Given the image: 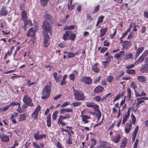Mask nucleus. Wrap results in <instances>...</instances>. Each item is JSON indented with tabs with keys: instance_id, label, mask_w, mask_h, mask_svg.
Listing matches in <instances>:
<instances>
[{
	"instance_id": "obj_1",
	"label": "nucleus",
	"mask_w": 148,
	"mask_h": 148,
	"mask_svg": "<svg viewBox=\"0 0 148 148\" xmlns=\"http://www.w3.org/2000/svg\"><path fill=\"white\" fill-rule=\"evenodd\" d=\"M51 86V82H49L44 88L41 97L42 99H45L49 97Z\"/></svg>"
},
{
	"instance_id": "obj_2",
	"label": "nucleus",
	"mask_w": 148,
	"mask_h": 148,
	"mask_svg": "<svg viewBox=\"0 0 148 148\" xmlns=\"http://www.w3.org/2000/svg\"><path fill=\"white\" fill-rule=\"evenodd\" d=\"M74 95L75 99L77 101H83L85 98L83 92L80 90H76L74 89Z\"/></svg>"
},
{
	"instance_id": "obj_3",
	"label": "nucleus",
	"mask_w": 148,
	"mask_h": 148,
	"mask_svg": "<svg viewBox=\"0 0 148 148\" xmlns=\"http://www.w3.org/2000/svg\"><path fill=\"white\" fill-rule=\"evenodd\" d=\"M50 23L47 22L46 21H44L43 23L42 27L44 29L43 31H47L50 33V35H51L52 31Z\"/></svg>"
},
{
	"instance_id": "obj_4",
	"label": "nucleus",
	"mask_w": 148,
	"mask_h": 148,
	"mask_svg": "<svg viewBox=\"0 0 148 148\" xmlns=\"http://www.w3.org/2000/svg\"><path fill=\"white\" fill-rule=\"evenodd\" d=\"M23 101L26 105H27L28 106L31 107L33 106V104L32 102V99L29 97L28 95H25L23 99Z\"/></svg>"
},
{
	"instance_id": "obj_5",
	"label": "nucleus",
	"mask_w": 148,
	"mask_h": 148,
	"mask_svg": "<svg viewBox=\"0 0 148 148\" xmlns=\"http://www.w3.org/2000/svg\"><path fill=\"white\" fill-rule=\"evenodd\" d=\"M41 108L39 105H38L37 108L35 109L34 112L32 114V117L33 119H37L38 112L40 110Z\"/></svg>"
},
{
	"instance_id": "obj_6",
	"label": "nucleus",
	"mask_w": 148,
	"mask_h": 148,
	"mask_svg": "<svg viewBox=\"0 0 148 148\" xmlns=\"http://www.w3.org/2000/svg\"><path fill=\"white\" fill-rule=\"evenodd\" d=\"M40 132L38 131L34 135V138L36 140H39L42 139L43 138L46 137V135L45 134L39 135Z\"/></svg>"
},
{
	"instance_id": "obj_7",
	"label": "nucleus",
	"mask_w": 148,
	"mask_h": 148,
	"mask_svg": "<svg viewBox=\"0 0 148 148\" xmlns=\"http://www.w3.org/2000/svg\"><path fill=\"white\" fill-rule=\"evenodd\" d=\"M36 29V27H31L29 29L27 34V36L34 37L35 34Z\"/></svg>"
},
{
	"instance_id": "obj_8",
	"label": "nucleus",
	"mask_w": 148,
	"mask_h": 148,
	"mask_svg": "<svg viewBox=\"0 0 148 148\" xmlns=\"http://www.w3.org/2000/svg\"><path fill=\"white\" fill-rule=\"evenodd\" d=\"M130 108H129L127 112L124 115L122 122V124L124 125L126 121H127L130 116Z\"/></svg>"
},
{
	"instance_id": "obj_9",
	"label": "nucleus",
	"mask_w": 148,
	"mask_h": 148,
	"mask_svg": "<svg viewBox=\"0 0 148 148\" xmlns=\"http://www.w3.org/2000/svg\"><path fill=\"white\" fill-rule=\"evenodd\" d=\"M145 100H148V98L147 97H145L137 98L136 106H138L140 104L144 102Z\"/></svg>"
},
{
	"instance_id": "obj_10",
	"label": "nucleus",
	"mask_w": 148,
	"mask_h": 148,
	"mask_svg": "<svg viewBox=\"0 0 148 148\" xmlns=\"http://www.w3.org/2000/svg\"><path fill=\"white\" fill-rule=\"evenodd\" d=\"M82 81L83 82L88 84H90L92 83L91 79L89 77H83Z\"/></svg>"
},
{
	"instance_id": "obj_11",
	"label": "nucleus",
	"mask_w": 148,
	"mask_h": 148,
	"mask_svg": "<svg viewBox=\"0 0 148 148\" xmlns=\"http://www.w3.org/2000/svg\"><path fill=\"white\" fill-rule=\"evenodd\" d=\"M142 73H146L148 72V64H146L142 66L140 70Z\"/></svg>"
},
{
	"instance_id": "obj_12",
	"label": "nucleus",
	"mask_w": 148,
	"mask_h": 148,
	"mask_svg": "<svg viewBox=\"0 0 148 148\" xmlns=\"http://www.w3.org/2000/svg\"><path fill=\"white\" fill-rule=\"evenodd\" d=\"M0 138L1 140L4 142H8L9 141L8 136L4 134L1 135L0 136Z\"/></svg>"
},
{
	"instance_id": "obj_13",
	"label": "nucleus",
	"mask_w": 148,
	"mask_h": 148,
	"mask_svg": "<svg viewBox=\"0 0 148 148\" xmlns=\"http://www.w3.org/2000/svg\"><path fill=\"white\" fill-rule=\"evenodd\" d=\"M45 20L47 22L51 23L53 21V19L51 16L50 15L46 14H45V16L44 17Z\"/></svg>"
},
{
	"instance_id": "obj_14",
	"label": "nucleus",
	"mask_w": 148,
	"mask_h": 148,
	"mask_svg": "<svg viewBox=\"0 0 148 148\" xmlns=\"http://www.w3.org/2000/svg\"><path fill=\"white\" fill-rule=\"evenodd\" d=\"M27 13L25 11H23L21 13V20L23 21L24 23L26 22V20H27Z\"/></svg>"
},
{
	"instance_id": "obj_15",
	"label": "nucleus",
	"mask_w": 148,
	"mask_h": 148,
	"mask_svg": "<svg viewBox=\"0 0 148 148\" xmlns=\"http://www.w3.org/2000/svg\"><path fill=\"white\" fill-rule=\"evenodd\" d=\"M81 117L82 118V121L84 123H88L89 121L87 119H90V117L89 116L85 115H82Z\"/></svg>"
},
{
	"instance_id": "obj_16",
	"label": "nucleus",
	"mask_w": 148,
	"mask_h": 148,
	"mask_svg": "<svg viewBox=\"0 0 148 148\" xmlns=\"http://www.w3.org/2000/svg\"><path fill=\"white\" fill-rule=\"evenodd\" d=\"M8 14V12L5 7H3L0 11V15L1 16H5Z\"/></svg>"
},
{
	"instance_id": "obj_17",
	"label": "nucleus",
	"mask_w": 148,
	"mask_h": 148,
	"mask_svg": "<svg viewBox=\"0 0 148 148\" xmlns=\"http://www.w3.org/2000/svg\"><path fill=\"white\" fill-rule=\"evenodd\" d=\"M65 34H64L63 36V39L64 40H67L69 39L68 37H69L71 33V31L68 30L65 32Z\"/></svg>"
},
{
	"instance_id": "obj_18",
	"label": "nucleus",
	"mask_w": 148,
	"mask_h": 148,
	"mask_svg": "<svg viewBox=\"0 0 148 148\" xmlns=\"http://www.w3.org/2000/svg\"><path fill=\"white\" fill-rule=\"evenodd\" d=\"M103 90V88L100 86H99L96 87L94 89L95 93H99L100 92Z\"/></svg>"
},
{
	"instance_id": "obj_19",
	"label": "nucleus",
	"mask_w": 148,
	"mask_h": 148,
	"mask_svg": "<svg viewBox=\"0 0 148 148\" xmlns=\"http://www.w3.org/2000/svg\"><path fill=\"white\" fill-rule=\"evenodd\" d=\"M138 81L140 82L145 83L146 82V79L145 77L142 76H138L137 78Z\"/></svg>"
},
{
	"instance_id": "obj_20",
	"label": "nucleus",
	"mask_w": 148,
	"mask_h": 148,
	"mask_svg": "<svg viewBox=\"0 0 148 148\" xmlns=\"http://www.w3.org/2000/svg\"><path fill=\"white\" fill-rule=\"evenodd\" d=\"M47 125L48 127L51 126V114H49L47 116Z\"/></svg>"
},
{
	"instance_id": "obj_21",
	"label": "nucleus",
	"mask_w": 148,
	"mask_h": 148,
	"mask_svg": "<svg viewBox=\"0 0 148 148\" xmlns=\"http://www.w3.org/2000/svg\"><path fill=\"white\" fill-rule=\"evenodd\" d=\"M132 123H131L128 124L127 126L125 128V131L126 133L128 134L132 128Z\"/></svg>"
},
{
	"instance_id": "obj_22",
	"label": "nucleus",
	"mask_w": 148,
	"mask_h": 148,
	"mask_svg": "<svg viewBox=\"0 0 148 148\" xmlns=\"http://www.w3.org/2000/svg\"><path fill=\"white\" fill-rule=\"evenodd\" d=\"M73 111V110L71 108H65L62 109L60 110V114H64L65 112H71Z\"/></svg>"
},
{
	"instance_id": "obj_23",
	"label": "nucleus",
	"mask_w": 148,
	"mask_h": 148,
	"mask_svg": "<svg viewBox=\"0 0 148 148\" xmlns=\"http://www.w3.org/2000/svg\"><path fill=\"white\" fill-rule=\"evenodd\" d=\"M97 63H96L92 66V70L96 73H98L99 71V68L97 66Z\"/></svg>"
},
{
	"instance_id": "obj_24",
	"label": "nucleus",
	"mask_w": 148,
	"mask_h": 148,
	"mask_svg": "<svg viewBox=\"0 0 148 148\" xmlns=\"http://www.w3.org/2000/svg\"><path fill=\"white\" fill-rule=\"evenodd\" d=\"M145 58L141 56L135 62V64L137 65L143 62Z\"/></svg>"
},
{
	"instance_id": "obj_25",
	"label": "nucleus",
	"mask_w": 148,
	"mask_h": 148,
	"mask_svg": "<svg viewBox=\"0 0 148 148\" xmlns=\"http://www.w3.org/2000/svg\"><path fill=\"white\" fill-rule=\"evenodd\" d=\"M144 49V47H142L138 48L136 51V57H137L138 56L139 54L142 52Z\"/></svg>"
},
{
	"instance_id": "obj_26",
	"label": "nucleus",
	"mask_w": 148,
	"mask_h": 148,
	"mask_svg": "<svg viewBox=\"0 0 148 148\" xmlns=\"http://www.w3.org/2000/svg\"><path fill=\"white\" fill-rule=\"evenodd\" d=\"M121 138L120 135H118L115 138H113L112 139V140L115 143H117L119 142Z\"/></svg>"
},
{
	"instance_id": "obj_27",
	"label": "nucleus",
	"mask_w": 148,
	"mask_h": 148,
	"mask_svg": "<svg viewBox=\"0 0 148 148\" xmlns=\"http://www.w3.org/2000/svg\"><path fill=\"white\" fill-rule=\"evenodd\" d=\"M107 30V28L104 29H101L100 30V32L101 33L100 34V36L102 37L104 36L106 33Z\"/></svg>"
},
{
	"instance_id": "obj_28",
	"label": "nucleus",
	"mask_w": 148,
	"mask_h": 148,
	"mask_svg": "<svg viewBox=\"0 0 148 148\" xmlns=\"http://www.w3.org/2000/svg\"><path fill=\"white\" fill-rule=\"evenodd\" d=\"M107 143L105 141L102 140L100 141L99 142V145L102 148H106V145L107 144Z\"/></svg>"
},
{
	"instance_id": "obj_29",
	"label": "nucleus",
	"mask_w": 148,
	"mask_h": 148,
	"mask_svg": "<svg viewBox=\"0 0 148 148\" xmlns=\"http://www.w3.org/2000/svg\"><path fill=\"white\" fill-rule=\"evenodd\" d=\"M130 44V42L129 41H125L123 42V46L124 48H127L128 46H129Z\"/></svg>"
},
{
	"instance_id": "obj_30",
	"label": "nucleus",
	"mask_w": 148,
	"mask_h": 148,
	"mask_svg": "<svg viewBox=\"0 0 148 148\" xmlns=\"http://www.w3.org/2000/svg\"><path fill=\"white\" fill-rule=\"evenodd\" d=\"M66 55H67V58H70L74 57L75 56V54L72 52H68Z\"/></svg>"
},
{
	"instance_id": "obj_31",
	"label": "nucleus",
	"mask_w": 148,
	"mask_h": 148,
	"mask_svg": "<svg viewBox=\"0 0 148 148\" xmlns=\"http://www.w3.org/2000/svg\"><path fill=\"white\" fill-rule=\"evenodd\" d=\"M49 39L44 38L43 44L45 47H47L49 45Z\"/></svg>"
},
{
	"instance_id": "obj_32",
	"label": "nucleus",
	"mask_w": 148,
	"mask_h": 148,
	"mask_svg": "<svg viewBox=\"0 0 148 148\" xmlns=\"http://www.w3.org/2000/svg\"><path fill=\"white\" fill-rule=\"evenodd\" d=\"M49 0H40L41 4L43 6L47 5Z\"/></svg>"
},
{
	"instance_id": "obj_33",
	"label": "nucleus",
	"mask_w": 148,
	"mask_h": 148,
	"mask_svg": "<svg viewBox=\"0 0 148 148\" xmlns=\"http://www.w3.org/2000/svg\"><path fill=\"white\" fill-rule=\"evenodd\" d=\"M81 104V102H80L75 101V102L72 103L71 105L73 107H76L78 106Z\"/></svg>"
},
{
	"instance_id": "obj_34",
	"label": "nucleus",
	"mask_w": 148,
	"mask_h": 148,
	"mask_svg": "<svg viewBox=\"0 0 148 148\" xmlns=\"http://www.w3.org/2000/svg\"><path fill=\"white\" fill-rule=\"evenodd\" d=\"M49 33L47 31H43V36L44 38L49 39V36L47 34Z\"/></svg>"
},
{
	"instance_id": "obj_35",
	"label": "nucleus",
	"mask_w": 148,
	"mask_h": 148,
	"mask_svg": "<svg viewBox=\"0 0 148 148\" xmlns=\"http://www.w3.org/2000/svg\"><path fill=\"white\" fill-rule=\"evenodd\" d=\"M127 144V142L126 140H123L121 143L120 147L121 148H124L126 146Z\"/></svg>"
},
{
	"instance_id": "obj_36",
	"label": "nucleus",
	"mask_w": 148,
	"mask_h": 148,
	"mask_svg": "<svg viewBox=\"0 0 148 148\" xmlns=\"http://www.w3.org/2000/svg\"><path fill=\"white\" fill-rule=\"evenodd\" d=\"M72 2V0H71V1L70 3V4L71 5H68V10H72L75 7V5H71Z\"/></svg>"
},
{
	"instance_id": "obj_37",
	"label": "nucleus",
	"mask_w": 148,
	"mask_h": 148,
	"mask_svg": "<svg viewBox=\"0 0 148 148\" xmlns=\"http://www.w3.org/2000/svg\"><path fill=\"white\" fill-rule=\"evenodd\" d=\"M67 75H65L63 78V79L60 84L61 85H63L64 84L66 83L65 79L67 77Z\"/></svg>"
},
{
	"instance_id": "obj_38",
	"label": "nucleus",
	"mask_w": 148,
	"mask_h": 148,
	"mask_svg": "<svg viewBox=\"0 0 148 148\" xmlns=\"http://www.w3.org/2000/svg\"><path fill=\"white\" fill-rule=\"evenodd\" d=\"M127 73L130 74H133L135 73V71L134 70L127 69L126 70Z\"/></svg>"
},
{
	"instance_id": "obj_39",
	"label": "nucleus",
	"mask_w": 148,
	"mask_h": 148,
	"mask_svg": "<svg viewBox=\"0 0 148 148\" xmlns=\"http://www.w3.org/2000/svg\"><path fill=\"white\" fill-rule=\"evenodd\" d=\"M26 115L24 114H20L19 117L20 120L23 121L24 120L25 118Z\"/></svg>"
},
{
	"instance_id": "obj_40",
	"label": "nucleus",
	"mask_w": 148,
	"mask_h": 148,
	"mask_svg": "<svg viewBox=\"0 0 148 148\" xmlns=\"http://www.w3.org/2000/svg\"><path fill=\"white\" fill-rule=\"evenodd\" d=\"M75 36L76 35L75 34H72L70 35L69 39L72 40H73L75 39Z\"/></svg>"
},
{
	"instance_id": "obj_41",
	"label": "nucleus",
	"mask_w": 148,
	"mask_h": 148,
	"mask_svg": "<svg viewBox=\"0 0 148 148\" xmlns=\"http://www.w3.org/2000/svg\"><path fill=\"white\" fill-rule=\"evenodd\" d=\"M104 17L103 16H101L98 18L97 21L101 23L103 21V19Z\"/></svg>"
},
{
	"instance_id": "obj_42",
	"label": "nucleus",
	"mask_w": 148,
	"mask_h": 148,
	"mask_svg": "<svg viewBox=\"0 0 148 148\" xmlns=\"http://www.w3.org/2000/svg\"><path fill=\"white\" fill-rule=\"evenodd\" d=\"M58 112L57 111H55L52 114V119L53 120H55L57 117V114Z\"/></svg>"
},
{
	"instance_id": "obj_43",
	"label": "nucleus",
	"mask_w": 148,
	"mask_h": 148,
	"mask_svg": "<svg viewBox=\"0 0 148 148\" xmlns=\"http://www.w3.org/2000/svg\"><path fill=\"white\" fill-rule=\"evenodd\" d=\"M127 92L128 98V99L130 100L131 97V89L129 88H128L127 89Z\"/></svg>"
},
{
	"instance_id": "obj_44",
	"label": "nucleus",
	"mask_w": 148,
	"mask_h": 148,
	"mask_svg": "<svg viewBox=\"0 0 148 148\" xmlns=\"http://www.w3.org/2000/svg\"><path fill=\"white\" fill-rule=\"evenodd\" d=\"M107 80L108 82H111L113 79V77L111 76H109L107 78Z\"/></svg>"
},
{
	"instance_id": "obj_45",
	"label": "nucleus",
	"mask_w": 148,
	"mask_h": 148,
	"mask_svg": "<svg viewBox=\"0 0 148 148\" xmlns=\"http://www.w3.org/2000/svg\"><path fill=\"white\" fill-rule=\"evenodd\" d=\"M60 116L63 120H64L67 118H69L70 117V115L69 114H68L65 116Z\"/></svg>"
},
{
	"instance_id": "obj_46",
	"label": "nucleus",
	"mask_w": 148,
	"mask_h": 148,
	"mask_svg": "<svg viewBox=\"0 0 148 148\" xmlns=\"http://www.w3.org/2000/svg\"><path fill=\"white\" fill-rule=\"evenodd\" d=\"M17 105H19V108H20V104L17 102H13L11 104H10L9 105L10 107L11 106H16Z\"/></svg>"
},
{
	"instance_id": "obj_47",
	"label": "nucleus",
	"mask_w": 148,
	"mask_h": 148,
	"mask_svg": "<svg viewBox=\"0 0 148 148\" xmlns=\"http://www.w3.org/2000/svg\"><path fill=\"white\" fill-rule=\"evenodd\" d=\"M75 78V75L73 74H72L69 75V79L73 81L74 80Z\"/></svg>"
},
{
	"instance_id": "obj_48",
	"label": "nucleus",
	"mask_w": 148,
	"mask_h": 148,
	"mask_svg": "<svg viewBox=\"0 0 148 148\" xmlns=\"http://www.w3.org/2000/svg\"><path fill=\"white\" fill-rule=\"evenodd\" d=\"M132 53H128V54H127L126 55V58L127 59H129L132 58Z\"/></svg>"
},
{
	"instance_id": "obj_49",
	"label": "nucleus",
	"mask_w": 148,
	"mask_h": 148,
	"mask_svg": "<svg viewBox=\"0 0 148 148\" xmlns=\"http://www.w3.org/2000/svg\"><path fill=\"white\" fill-rule=\"evenodd\" d=\"M130 86L131 88H133V89H135L136 87L135 83L134 82H132Z\"/></svg>"
},
{
	"instance_id": "obj_50",
	"label": "nucleus",
	"mask_w": 148,
	"mask_h": 148,
	"mask_svg": "<svg viewBox=\"0 0 148 148\" xmlns=\"http://www.w3.org/2000/svg\"><path fill=\"white\" fill-rule=\"evenodd\" d=\"M148 54V50H147L145 51L143 53V54L142 55V56H143L144 58H145L146 57Z\"/></svg>"
},
{
	"instance_id": "obj_51",
	"label": "nucleus",
	"mask_w": 148,
	"mask_h": 148,
	"mask_svg": "<svg viewBox=\"0 0 148 148\" xmlns=\"http://www.w3.org/2000/svg\"><path fill=\"white\" fill-rule=\"evenodd\" d=\"M148 54V50H147L145 51L143 53V54L142 55V56H143L144 58H145L146 57Z\"/></svg>"
},
{
	"instance_id": "obj_52",
	"label": "nucleus",
	"mask_w": 148,
	"mask_h": 148,
	"mask_svg": "<svg viewBox=\"0 0 148 148\" xmlns=\"http://www.w3.org/2000/svg\"><path fill=\"white\" fill-rule=\"evenodd\" d=\"M32 145L35 148H40V147L35 142H33Z\"/></svg>"
},
{
	"instance_id": "obj_53",
	"label": "nucleus",
	"mask_w": 148,
	"mask_h": 148,
	"mask_svg": "<svg viewBox=\"0 0 148 148\" xmlns=\"http://www.w3.org/2000/svg\"><path fill=\"white\" fill-rule=\"evenodd\" d=\"M67 144L69 145H71L72 143V142L71 140V138L70 136H69L68 139L66 141Z\"/></svg>"
},
{
	"instance_id": "obj_54",
	"label": "nucleus",
	"mask_w": 148,
	"mask_h": 148,
	"mask_svg": "<svg viewBox=\"0 0 148 148\" xmlns=\"http://www.w3.org/2000/svg\"><path fill=\"white\" fill-rule=\"evenodd\" d=\"M109 62V61H105L103 62V64L104 65L105 67H106L107 66Z\"/></svg>"
},
{
	"instance_id": "obj_55",
	"label": "nucleus",
	"mask_w": 148,
	"mask_h": 148,
	"mask_svg": "<svg viewBox=\"0 0 148 148\" xmlns=\"http://www.w3.org/2000/svg\"><path fill=\"white\" fill-rule=\"evenodd\" d=\"M134 35V34L133 32H132L131 33L129 34L127 37V39H129L133 37Z\"/></svg>"
},
{
	"instance_id": "obj_56",
	"label": "nucleus",
	"mask_w": 148,
	"mask_h": 148,
	"mask_svg": "<svg viewBox=\"0 0 148 148\" xmlns=\"http://www.w3.org/2000/svg\"><path fill=\"white\" fill-rule=\"evenodd\" d=\"M70 104V102H66L64 103L63 104H62L61 107H64L68 105H69Z\"/></svg>"
},
{
	"instance_id": "obj_57",
	"label": "nucleus",
	"mask_w": 148,
	"mask_h": 148,
	"mask_svg": "<svg viewBox=\"0 0 148 148\" xmlns=\"http://www.w3.org/2000/svg\"><path fill=\"white\" fill-rule=\"evenodd\" d=\"M26 24L27 25H29L30 26H32L33 25L31 21L30 20L27 21V20H26Z\"/></svg>"
},
{
	"instance_id": "obj_58",
	"label": "nucleus",
	"mask_w": 148,
	"mask_h": 148,
	"mask_svg": "<svg viewBox=\"0 0 148 148\" xmlns=\"http://www.w3.org/2000/svg\"><path fill=\"white\" fill-rule=\"evenodd\" d=\"M87 19L89 21L90 23L92 20L91 16L89 14H87Z\"/></svg>"
},
{
	"instance_id": "obj_59",
	"label": "nucleus",
	"mask_w": 148,
	"mask_h": 148,
	"mask_svg": "<svg viewBox=\"0 0 148 148\" xmlns=\"http://www.w3.org/2000/svg\"><path fill=\"white\" fill-rule=\"evenodd\" d=\"M99 5H98L97 6H95L94 10V12H97L99 10Z\"/></svg>"
},
{
	"instance_id": "obj_60",
	"label": "nucleus",
	"mask_w": 148,
	"mask_h": 148,
	"mask_svg": "<svg viewBox=\"0 0 148 148\" xmlns=\"http://www.w3.org/2000/svg\"><path fill=\"white\" fill-rule=\"evenodd\" d=\"M62 76L61 75L59 76L58 77L55 79V80L56 82H59L60 80V79L62 78Z\"/></svg>"
},
{
	"instance_id": "obj_61",
	"label": "nucleus",
	"mask_w": 148,
	"mask_h": 148,
	"mask_svg": "<svg viewBox=\"0 0 148 148\" xmlns=\"http://www.w3.org/2000/svg\"><path fill=\"white\" fill-rule=\"evenodd\" d=\"M9 107H10L9 105L8 106L5 107L4 108H2L1 109V110L2 111H6L9 109Z\"/></svg>"
},
{
	"instance_id": "obj_62",
	"label": "nucleus",
	"mask_w": 148,
	"mask_h": 148,
	"mask_svg": "<svg viewBox=\"0 0 148 148\" xmlns=\"http://www.w3.org/2000/svg\"><path fill=\"white\" fill-rule=\"evenodd\" d=\"M92 141H93L92 143H91V145L92 146H94L95 145H96V143L97 142V141L95 140V139H92L91 140Z\"/></svg>"
},
{
	"instance_id": "obj_63",
	"label": "nucleus",
	"mask_w": 148,
	"mask_h": 148,
	"mask_svg": "<svg viewBox=\"0 0 148 148\" xmlns=\"http://www.w3.org/2000/svg\"><path fill=\"white\" fill-rule=\"evenodd\" d=\"M98 106L97 105H93V106L92 108L96 111H98V110H99L98 109Z\"/></svg>"
},
{
	"instance_id": "obj_64",
	"label": "nucleus",
	"mask_w": 148,
	"mask_h": 148,
	"mask_svg": "<svg viewBox=\"0 0 148 148\" xmlns=\"http://www.w3.org/2000/svg\"><path fill=\"white\" fill-rule=\"evenodd\" d=\"M95 99L97 102H99L101 100V98L99 96H97L95 97Z\"/></svg>"
}]
</instances>
